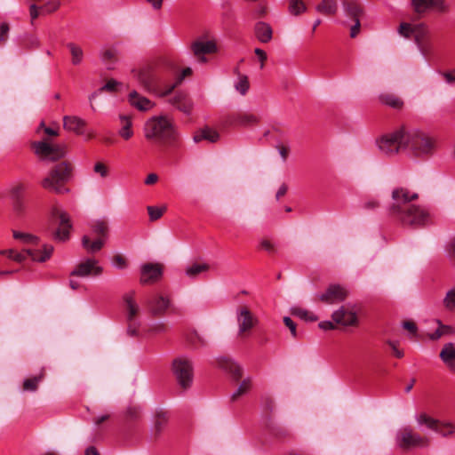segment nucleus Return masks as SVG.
Instances as JSON below:
<instances>
[{
  "mask_svg": "<svg viewBox=\"0 0 455 455\" xmlns=\"http://www.w3.org/2000/svg\"><path fill=\"white\" fill-rule=\"evenodd\" d=\"M254 32L258 40L263 44L270 42L273 36L271 26L264 21H259L255 24Z\"/></svg>",
  "mask_w": 455,
  "mask_h": 455,
  "instance_id": "nucleus-27",
  "label": "nucleus"
},
{
  "mask_svg": "<svg viewBox=\"0 0 455 455\" xmlns=\"http://www.w3.org/2000/svg\"><path fill=\"white\" fill-rule=\"evenodd\" d=\"M72 178V167L66 162H62L48 173L42 180V186L45 189L57 194H67L69 189L65 186Z\"/></svg>",
  "mask_w": 455,
  "mask_h": 455,
  "instance_id": "nucleus-5",
  "label": "nucleus"
},
{
  "mask_svg": "<svg viewBox=\"0 0 455 455\" xmlns=\"http://www.w3.org/2000/svg\"><path fill=\"white\" fill-rule=\"evenodd\" d=\"M85 124L86 122L76 116H65L63 117V127L66 130L83 135L86 140H90L93 137V132H85Z\"/></svg>",
  "mask_w": 455,
  "mask_h": 455,
  "instance_id": "nucleus-20",
  "label": "nucleus"
},
{
  "mask_svg": "<svg viewBox=\"0 0 455 455\" xmlns=\"http://www.w3.org/2000/svg\"><path fill=\"white\" fill-rule=\"evenodd\" d=\"M405 136V129L401 128L395 132L386 133L378 138L375 145L380 154L392 156L396 155L401 149H403V138Z\"/></svg>",
  "mask_w": 455,
  "mask_h": 455,
  "instance_id": "nucleus-7",
  "label": "nucleus"
},
{
  "mask_svg": "<svg viewBox=\"0 0 455 455\" xmlns=\"http://www.w3.org/2000/svg\"><path fill=\"white\" fill-rule=\"evenodd\" d=\"M291 314L295 316H298L303 320L309 322H314L317 320V317L313 313L299 307H291Z\"/></svg>",
  "mask_w": 455,
  "mask_h": 455,
  "instance_id": "nucleus-40",
  "label": "nucleus"
},
{
  "mask_svg": "<svg viewBox=\"0 0 455 455\" xmlns=\"http://www.w3.org/2000/svg\"><path fill=\"white\" fill-rule=\"evenodd\" d=\"M172 373L178 385L183 389H188L194 379V366L192 361L186 356H180L172 362Z\"/></svg>",
  "mask_w": 455,
  "mask_h": 455,
  "instance_id": "nucleus-8",
  "label": "nucleus"
},
{
  "mask_svg": "<svg viewBox=\"0 0 455 455\" xmlns=\"http://www.w3.org/2000/svg\"><path fill=\"white\" fill-rule=\"evenodd\" d=\"M398 33L405 38L412 37L423 56L430 50L429 30L425 24L403 22L399 26Z\"/></svg>",
  "mask_w": 455,
  "mask_h": 455,
  "instance_id": "nucleus-6",
  "label": "nucleus"
},
{
  "mask_svg": "<svg viewBox=\"0 0 455 455\" xmlns=\"http://www.w3.org/2000/svg\"><path fill=\"white\" fill-rule=\"evenodd\" d=\"M128 101L132 107L139 111L147 112L155 107V103L148 98L132 91L128 95Z\"/></svg>",
  "mask_w": 455,
  "mask_h": 455,
  "instance_id": "nucleus-25",
  "label": "nucleus"
},
{
  "mask_svg": "<svg viewBox=\"0 0 455 455\" xmlns=\"http://www.w3.org/2000/svg\"><path fill=\"white\" fill-rule=\"evenodd\" d=\"M398 446L403 449L427 446L428 440L426 437L413 432L409 427H404L396 436Z\"/></svg>",
  "mask_w": 455,
  "mask_h": 455,
  "instance_id": "nucleus-11",
  "label": "nucleus"
},
{
  "mask_svg": "<svg viewBox=\"0 0 455 455\" xmlns=\"http://www.w3.org/2000/svg\"><path fill=\"white\" fill-rule=\"evenodd\" d=\"M259 60V68L263 69L265 66V60H267V53L259 48H256L254 51Z\"/></svg>",
  "mask_w": 455,
  "mask_h": 455,
  "instance_id": "nucleus-55",
  "label": "nucleus"
},
{
  "mask_svg": "<svg viewBox=\"0 0 455 455\" xmlns=\"http://www.w3.org/2000/svg\"><path fill=\"white\" fill-rule=\"evenodd\" d=\"M52 215L60 220L59 227L54 234L55 239L61 242L68 240L72 228L69 215L57 207L52 210Z\"/></svg>",
  "mask_w": 455,
  "mask_h": 455,
  "instance_id": "nucleus-15",
  "label": "nucleus"
},
{
  "mask_svg": "<svg viewBox=\"0 0 455 455\" xmlns=\"http://www.w3.org/2000/svg\"><path fill=\"white\" fill-rule=\"evenodd\" d=\"M165 208L148 206V212L151 220H156L162 217Z\"/></svg>",
  "mask_w": 455,
  "mask_h": 455,
  "instance_id": "nucleus-49",
  "label": "nucleus"
},
{
  "mask_svg": "<svg viewBox=\"0 0 455 455\" xmlns=\"http://www.w3.org/2000/svg\"><path fill=\"white\" fill-rule=\"evenodd\" d=\"M379 100L382 103L394 108H400L403 106L401 99L394 94L381 93L379 95Z\"/></svg>",
  "mask_w": 455,
  "mask_h": 455,
  "instance_id": "nucleus-38",
  "label": "nucleus"
},
{
  "mask_svg": "<svg viewBox=\"0 0 455 455\" xmlns=\"http://www.w3.org/2000/svg\"><path fill=\"white\" fill-rule=\"evenodd\" d=\"M166 420H167V419H166V416L164 413L158 414L153 423V426L151 427V432L154 435L159 434L161 432V430L163 429V427H164Z\"/></svg>",
  "mask_w": 455,
  "mask_h": 455,
  "instance_id": "nucleus-44",
  "label": "nucleus"
},
{
  "mask_svg": "<svg viewBox=\"0 0 455 455\" xmlns=\"http://www.w3.org/2000/svg\"><path fill=\"white\" fill-rule=\"evenodd\" d=\"M93 171L95 173L99 174L100 178L104 179L108 176V166L101 163L97 162L93 166Z\"/></svg>",
  "mask_w": 455,
  "mask_h": 455,
  "instance_id": "nucleus-47",
  "label": "nucleus"
},
{
  "mask_svg": "<svg viewBox=\"0 0 455 455\" xmlns=\"http://www.w3.org/2000/svg\"><path fill=\"white\" fill-rule=\"evenodd\" d=\"M146 1L155 11H159L163 7L164 0H146Z\"/></svg>",
  "mask_w": 455,
  "mask_h": 455,
  "instance_id": "nucleus-60",
  "label": "nucleus"
},
{
  "mask_svg": "<svg viewBox=\"0 0 455 455\" xmlns=\"http://www.w3.org/2000/svg\"><path fill=\"white\" fill-rule=\"evenodd\" d=\"M277 151L283 160V162H285L288 156V154L290 152V148L285 145H277L276 146Z\"/></svg>",
  "mask_w": 455,
  "mask_h": 455,
  "instance_id": "nucleus-56",
  "label": "nucleus"
},
{
  "mask_svg": "<svg viewBox=\"0 0 455 455\" xmlns=\"http://www.w3.org/2000/svg\"><path fill=\"white\" fill-rule=\"evenodd\" d=\"M190 49L199 64L207 63L209 59L206 55L216 53L219 51L216 41L214 39H208L206 36H200L193 41Z\"/></svg>",
  "mask_w": 455,
  "mask_h": 455,
  "instance_id": "nucleus-9",
  "label": "nucleus"
},
{
  "mask_svg": "<svg viewBox=\"0 0 455 455\" xmlns=\"http://www.w3.org/2000/svg\"><path fill=\"white\" fill-rule=\"evenodd\" d=\"M235 88L241 95H245L250 88L248 77L244 75H238Z\"/></svg>",
  "mask_w": 455,
  "mask_h": 455,
  "instance_id": "nucleus-39",
  "label": "nucleus"
},
{
  "mask_svg": "<svg viewBox=\"0 0 455 455\" xmlns=\"http://www.w3.org/2000/svg\"><path fill=\"white\" fill-rule=\"evenodd\" d=\"M440 357L447 367L455 372V344H445L440 353Z\"/></svg>",
  "mask_w": 455,
  "mask_h": 455,
  "instance_id": "nucleus-28",
  "label": "nucleus"
},
{
  "mask_svg": "<svg viewBox=\"0 0 455 455\" xmlns=\"http://www.w3.org/2000/svg\"><path fill=\"white\" fill-rule=\"evenodd\" d=\"M34 148L36 155L46 160L56 161L65 156L64 147L46 141L35 143Z\"/></svg>",
  "mask_w": 455,
  "mask_h": 455,
  "instance_id": "nucleus-12",
  "label": "nucleus"
},
{
  "mask_svg": "<svg viewBox=\"0 0 455 455\" xmlns=\"http://www.w3.org/2000/svg\"><path fill=\"white\" fill-rule=\"evenodd\" d=\"M9 26L7 23H2L0 26V42H4L8 36Z\"/></svg>",
  "mask_w": 455,
  "mask_h": 455,
  "instance_id": "nucleus-59",
  "label": "nucleus"
},
{
  "mask_svg": "<svg viewBox=\"0 0 455 455\" xmlns=\"http://www.w3.org/2000/svg\"><path fill=\"white\" fill-rule=\"evenodd\" d=\"M13 237L29 247L26 248L23 252L6 250L1 251L0 254L6 255L8 258L17 262L23 261L27 257H30L32 260L36 262H44L51 258L53 252V247L50 244H42L39 246V238L32 234L13 231Z\"/></svg>",
  "mask_w": 455,
  "mask_h": 455,
  "instance_id": "nucleus-2",
  "label": "nucleus"
},
{
  "mask_svg": "<svg viewBox=\"0 0 455 455\" xmlns=\"http://www.w3.org/2000/svg\"><path fill=\"white\" fill-rule=\"evenodd\" d=\"M417 197V193L403 188H395L392 192V213L405 225L421 227L431 221V215L427 210L411 203Z\"/></svg>",
  "mask_w": 455,
  "mask_h": 455,
  "instance_id": "nucleus-1",
  "label": "nucleus"
},
{
  "mask_svg": "<svg viewBox=\"0 0 455 455\" xmlns=\"http://www.w3.org/2000/svg\"><path fill=\"white\" fill-rule=\"evenodd\" d=\"M283 323L289 328L292 337L295 338L297 336V329L295 323L289 316L283 317Z\"/></svg>",
  "mask_w": 455,
  "mask_h": 455,
  "instance_id": "nucleus-54",
  "label": "nucleus"
},
{
  "mask_svg": "<svg viewBox=\"0 0 455 455\" xmlns=\"http://www.w3.org/2000/svg\"><path fill=\"white\" fill-rule=\"evenodd\" d=\"M146 305L155 316H160L165 314L171 306V300L168 296L161 293H155L146 300Z\"/></svg>",
  "mask_w": 455,
  "mask_h": 455,
  "instance_id": "nucleus-16",
  "label": "nucleus"
},
{
  "mask_svg": "<svg viewBox=\"0 0 455 455\" xmlns=\"http://www.w3.org/2000/svg\"><path fill=\"white\" fill-rule=\"evenodd\" d=\"M251 386L250 379H243L239 387L232 393V400H236L239 396L245 395L251 389Z\"/></svg>",
  "mask_w": 455,
  "mask_h": 455,
  "instance_id": "nucleus-42",
  "label": "nucleus"
},
{
  "mask_svg": "<svg viewBox=\"0 0 455 455\" xmlns=\"http://www.w3.org/2000/svg\"><path fill=\"white\" fill-rule=\"evenodd\" d=\"M66 46L70 52L72 64L74 66L80 65L84 60V51L82 47L75 43H68Z\"/></svg>",
  "mask_w": 455,
  "mask_h": 455,
  "instance_id": "nucleus-34",
  "label": "nucleus"
},
{
  "mask_svg": "<svg viewBox=\"0 0 455 455\" xmlns=\"http://www.w3.org/2000/svg\"><path fill=\"white\" fill-rule=\"evenodd\" d=\"M220 139V134L215 130L211 128H204L196 132L193 140L196 143H198L204 140H208L209 142L214 143L218 141Z\"/></svg>",
  "mask_w": 455,
  "mask_h": 455,
  "instance_id": "nucleus-31",
  "label": "nucleus"
},
{
  "mask_svg": "<svg viewBox=\"0 0 455 455\" xmlns=\"http://www.w3.org/2000/svg\"><path fill=\"white\" fill-rule=\"evenodd\" d=\"M100 60L108 69H112L116 61L118 50L115 46L105 47L100 51Z\"/></svg>",
  "mask_w": 455,
  "mask_h": 455,
  "instance_id": "nucleus-30",
  "label": "nucleus"
},
{
  "mask_svg": "<svg viewBox=\"0 0 455 455\" xmlns=\"http://www.w3.org/2000/svg\"><path fill=\"white\" fill-rule=\"evenodd\" d=\"M316 11L325 15H331L337 12L338 4L336 0H323L320 4L315 7Z\"/></svg>",
  "mask_w": 455,
  "mask_h": 455,
  "instance_id": "nucleus-36",
  "label": "nucleus"
},
{
  "mask_svg": "<svg viewBox=\"0 0 455 455\" xmlns=\"http://www.w3.org/2000/svg\"><path fill=\"white\" fill-rule=\"evenodd\" d=\"M441 75L446 83L451 84H455V68L451 71L443 72Z\"/></svg>",
  "mask_w": 455,
  "mask_h": 455,
  "instance_id": "nucleus-58",
  "label": "nucleus"
},
{
  "mask_svg": "<svg viewBox=\"0 0 455 455\" xmlns=\"http://www.w3.org/2000/svg\"><path fill=\"white\" fill-rule=\"evenodd\" d=\"M103 271L99 260L94 258H86L82 260L71 272V276L89 277L98 276Z\"/></svg>",
  "mask_w": 455,
  "mask_h": 455,
  "instance_id": "nucleus-13",
  "label": "nucleus"
},
{
  "mask_svg": "<svg viewBox=\"0 0 455 455\" xmlns=\"http://www.w3.org/2000/svg\"><path fill=\"white\" fill-rule=\"evenodd\" d=\"M228 370L235 379H239L242 376L243 369L236 363L228 362Z\"/></svg>",
  "mask_w": 455,
  "mask_h": 455,
  "instance_id": "nucleus-48",
  "label": "nucleus"
},
{
  "mask_svg": "<svg viewBox=\"0 0 455 455\" xmlns=\"http://www.w3.org/2000/svg\"><path fill=\"white\" fill-rule=\"evenodd\" d=\"M144 135L148 140L167 145H174L180 139V132L173 119L164 115L154 116L146 121Z\"/></svg>",
  "mask_w": 455,
  "mask_h": 455,
  "instance_id": "nucleus-3",
  "label": "nucleus"
},
{
  "mask_svg": "<svg viewBox=\"0 0 455 455\" xmlns=\"http://www.w3.org/2000/svg\"><path fill=\"white\" fill-rule=\"evenodd\" d=\"M236 320L239 334L249 332L259 323V319L245 307L237 308Z\"/></svg>",
  "mask_w": 455,
  "mask_h": 455,
  "instance_id": "nucleus-14",
  "label": "nucleus"
},
{
  "mask_svg": "<svg viewBox=\"0 0 455 455\" xmlns=\"http://www.w3.org/2000/svg\"><path fill=\"white\" fill-rule=\"evenodd\" d=\"M158 180V176L156 173H150L147 176L145 180V184L147 185H152L155 182H156Z\"/></svg>",
  "mask_w": 455,
  "mask_h": 455,
  "instance_id": "nucleus-64",
  "label": "nucleus"
},
{
  "mask_svg": "<svg viewBox=\"0 0 455 455\" xmlns=\"http://www.w3.org/2000/svg\"><path fill=\"white\" fill-rule=\"evenodd\" d=\"M124 303L126 308V318L129 322L127 331L131 336H134L137 334L135 318L140 311V307L134 299L133 293H129L124 296Z\"/></svg>",
  "mask_w": 455,
  "mask_h": 455,
  "instance_id": "nucleus-18",
  "label": "nucleus"
},
{
  "mask_svg": "<svg viewBox=\"0 0 455 455\" xmlns=\"http://www.w3.org/2000/svg\"><path fill=\"white\" fill-rule=\"evenodd\" d=\"M121 85L119 82L116 80L111 79L108 81L101 88H100V92L108 91L115 92L117 90V87Z\"/></svg>",
  "mask_w": 455,
  "mask_h": 455,
  "instance_id": "nucleus-51",
  "label": "nucleus"
},
{
  "mask_svg": "<svg viewBox=\"0 0 455 455\" xmlns=\"http://www.w3.org/2000/svg\"><path fill=\"white\" fill-rule=\"evenodd\" d=\"M307 7L302 0H290L289 12L292 15H299L306 12Z\"/></svg>",
  "mask_w": 455,
  "mask_h": 455,
  "instance_id": "nucleus-41",
  "label": "nucleus"
},
{
  "mask_svg": "<svg viewBox=\"0 0 455 455\" xmlns=\"http://www.w3.org/2000/svg\"><path fill=\"white\" fill-rule=\"evenodd\" d=\"M90 228L93 234L99 235L100 238H104L105 240L107 239L108 225L106 220L100 219L92 220L90 224Z\"/></svg>",
  "mask_w": 455,
  "mask_h": 455,
  "instance_id": "nucleus-33",
  "label": "nucleus"
},
{
  "mask_svg": "<svg viewBox=\"0 0 455 455\" xmlns=\"http://www.w3.org/2000/svg\"><path fill=\"white\" fill-rule=\"evenodd\" d=\"M163 275V267L158 263H146L140 267V282L152 283L158 280Z\"/></svg>",
  "mask_w": 455,
  "mask_h": 455,
  "instance_id": "nucleus-23",
  "label": "nucleus"
},
{
  "mask_svg": "<svg viewBox=\"0 0 455 455\" xmlns=\"http://www.w3.org/2000/svg\"><path fill=\"white\" fill-rule=\"evenodd\" d=\"M111 265L116 269H125L128 266L127 260L121 254H115L111 257Z\"/></svg>",
  "mask_w": 455,
  "mask_h": 455,
  "instance_id": "nucleus-45",
  "label": "nucleus"
},
{
  "mask_svg": "<svg viewBox=\"0 0 455 455\" xmlns=\"http://www.w3.org/2000/svg\"><path fill=\"white\" fill-rule=\"evenodd\" d=\"M25 187L22 184H18L11 189L12 208L18 214L25 212L28 206V200L23 195Z\"/></svg>",
  "mask_w": 455,
  "mask_h": 455,
  "instance_id": "nucleus-22",
  "label": "nucleus"
},
{
  "mask_svg": "<svg viewBox=\"0 0 455 455\" xmlns=\"http://www.w3.org/2000/svg\"><path fill=\"white\" fill-rule=\"evenodd\" d=\"M388 345H389V346H390V347L392 348V351H393L394 355H395L396 357L401 358V357H403V352L401 349H399V348L397 347V345H396V343H395V342H394V341H388Z\"/></svg>",
  "mask_w": 455,
  "mask_h": 455,
  "instance_id": "nucleus-61",
  "label": "nucleus"
},
{
  "mask_svg": "<svg viewBox=\"0 0 455 455\" xmlns=\"http://www.w3.org/2000/svg\"><path fill=\"white\" fill-rule=\"evenodd\" d=\"M176 108L183 112L186 115H189L192 110V104L188 99L185 100L180 104H177Z\"/></svg>",
  "mask_w": 455,
  "mask_h": 455,
  "instance_id": "nucleus-52",
  "label": "nucleus"
},
{
  "mask_svg": "<svg viewBox=\"0 0 455 455\" xmlns=\"http://www.w3.org/2000/svg\"><path fill=\"white\" fill-rule=\"evenodd\" d=\"M105 242H106V240L104 238H100V237L92 241L91 238L89 237V235H84L82 237L83 248L88 253H91V254L100 251L103 248Z\"/></svg>",
  "mask_w": 455,
  "mask_h": 455,
  "instance_id": "nucleus-29",
  "label": "nucleus"
},
{
  "mask_svg": "<svg viewBox=\"0 0 455 455\" xmlns=\"http://www.w3.org/2000/svg\"><path fill=\"white\" fill-rule=\"evenodd\" d=\"M209 269V264L196 262L187 267L186 275L190 278H195L202 273L207 272Z\"/></svg>",
  "mask_w": 455,
  "mask_h": 455,
  "instance_id": "nucleus-35",
  "label": "nucleus"
},
{
  "mask_svg": "<svg viewBox=\"0 0 455 455\" xmlns=\"http://www.w3.org/2000/svg\"><path fill=\"white\" fill-rule=\"evenodd\" d=\"M121 128L118 132L119 135L124 139L129 140L133 135V131L132 129V122L130 116L121 115L119 116Z\"/></svg>",
  "mask_w": 455,
  "mask_h": 455,
  "instance_id": "nucleus-32",
  "label": "nucleus"
},
{
  "mask_svg": "<svg viewBox=\"0 0 455 455\" xmlns=\"http://www.w3.org/2000/svg\"><path fill=\"white\" fill-rule=\"evenodd\" d=\"M187 96L183 92H177L175 95L170 99V103L173 105L175 108L177 107V104H180L185 100H187Z\"/></svg>",
  "mask_w": 455,
  "mask_h": 455,
  "instance_id": "nucleus-53",
  "label": "nucleus"
},
{
  "mask_svg": "<svg viewBox=\"0 0 455 455\" xmlns=\"http://www.w3.org/2000/svg\"><path fill=\"white\" fill-rule=\"evenodd\" d=\"M347 297V291L339 285H331L324 293L319 295V299L327 304H334L343 301Z\"/></svg>",
  "mask_w": 455,
  "mask_h": 455,
  "instance_id": "nucleus-24",
  "label": "nucleus"
},
{
  "mask_svg": "<svg viewBox=\"0 0 455 455\" xmlns=\"http://www.w3.org/2000/svg\"><path fill=\"white\" fill-rule=\"evenodd\" d=\"M134 76L147 92H153L155 90L157 75L153 68L145 67L138 71H134Z\"/></svg>",
  "mask_w": 455,
  "mask_h": 455,
  "instance_id": "nucleus-19",
  "label": "nucleus"
},
{
  "mask_svg": "<svg viewBox=\"0 0 455 455\" xmlns=\"http://www.w3.org/2000/svg\"><path fill=\"white\" fill-rule=\"evenodd\" d=\"M412 6L419 14L429 10L443 11L445 9L443 0H412Z\"/></svg>",
  "mask_w": 455,
  "mask_h": 455,
  "instance_id": "nucleus-26",
  "label": "nucleus"
},
{
  "mask_svg": "<svg viewBox=\"0 0 455 455\" xmlns=\"http://www.w3.org/2000/svg\"><path fill=\"white\" fill-rule=\"evenodd\" d=\"M319 328L324 331L333 330L335 329V325L331 321H322L318 324Z\"/></svg>",
  "mask_w": 455,
  "mask_h": 455,
  "instance_id": "nucleus-62",
  "label": "nucleus"
},
{
  "mask_svg": "<svg viewBox=\"0 0 455 455\" xmlns=\"http://www.w3.org/2000/svg\"><path fill=\"white\" fill-rule=\"evenodd\" d=\"M445 252L448 258L455 260V238L447 242L445 246Z\"/></svg>",
  "mask_w": 455,
  "mask_h": 455,
  "instance_id": "nucleus-50",
  "label": "nucleus"
},
{
  "mask_svg": "<svg viewBox=\"0 0 455 455\" xmlns=\"http://www.w3.org/2000/svg\"><path fill=\"white\" fill-rule=\"evenodd\" d=\"M403 327L404 329L408 330L409 331H411L412 334L416 333L417 326H416V324L414 323H412L411 321L403 322Z\"/></svg>",
  "mask_w": 455,
  "mask_h": 455,
  "instance_id": "nucleus-63",
  "label": "nucleus"
},
{
  "mask_svg": "<svg viewBox=\"0 0 455 455\" xmlns=\"http://www.w3.org/2000/svg\"><path fill=\"white\" fill-rule=\"evenodd\" d=\"M443 303L447 310L455 311V287L446 292Z\"/></svg>",
  "mask_w": 455,
  "mask_h": 455,
  "instance_id": "nucleus-43",
  "label": "nucleus"
},
{
  "mask_svg": "<svg viewBox=\"0 0 455 455\" xmlns=\"http://www.w3.org/2000/svg\"><path fill=\"white\" fill-rule=\"evenodd\" d=\"M332 320L344 326L354 325L357 322L356 309L352 305H343L338 310L332 313Z\"/></svg>",
  "mask_w": 455,
  "mask_h": 455,
  "instance_id": "nucleus-17",
  "label": "nucleus"
},
{
  "mask_svg": "<svg viewBox=\"0 0 455 455\" xmlns=\"http://www.w3.org/2000/svg\"><path fill=\"white\" fill-rule=\"evenodd\" d=\"M419 427L433 430L443 436H447L455 432V426L451 422H440L425 412L415 415Z\"/></svg>",
  "mask_w": 455,
  "mask_h": 455,
  "instance_id": "nucleus-10",
  "label": "nucleus"
},
{
  "mask_svg": "<svg viewBox=\"0 0 455 455\" xmlns=\"http://www.w3.org/2000/svg\"><path fill=\"white\" fill-rule=\"evenodd\" d=\"M42 376L35 377L33 379H27L24 380L23 387L27 391H36L37 384L41 381Z\"/></svg>",
  "mask_w": 455,
  "mask_h": 455,
  "instance_id": "nucleus-46",
  "label": "nucleus"
},
{
  "mask_svg": "<svg viewBox=\"0 0 455 455\" xmlns=\"http://www.w3.org/2000/svg\"><path fill=\"white\" fill-rule=\"evenodd\" d=\"M60 6V2L59 0H50L44 6V10L46 12H52L55 10L58 9V7Z\"/></svg>",
  "mask_w": 455,
  "mask_h": 455,
  "instance_id": "nucleus-57",
  "label": "nucleus"
},
{
  "mask_svg": "<svg viewBox=\"0 0 455 455\" xmlns=\"http://www.w3.org/2000/svg\"><path fill=\"white\" fill-rule=\"evenodd\" d=\"M257 122V117L251 114H237L232 117L231 124L242 126L253 124Z\"/></svg>",
  "mask_w": 455,
  "mask_h": 455,
  "instance_id": "nucleus-37",
  "label": "nucleus"
},
{
  "mask_svg": "<svg viewBox=\"0 0 455 455\" xmlns=\"http://www.w3.org/2000/svg\"><path fill=\"white\" fill-rule=\"evenodd\" d=\"M403 150L411 152L416 156L432 154L436 148L434 136L418 129H405Z\"/></svg>",
  "mask_w": 455,
  "mask_h": 455,
  "instance_id": "nucleus-4",
  "label": "nucleus"
},
{
  "mask_svg": "<svg viewBox=\"0 0 455 455\" xmlns=\"http://www.w3.org/2000/svg\"><path fill=\"white\" fill-rule=\"evenodd\" d=\"M343 10L345 15L355 21V24L351 26L350 29L351 37H355L358 34L360 28V16L362 14V9L357 3L354 1H347L343 4Z\"/></svg>",
  "mask_w": 455,
  "mask_h": 455,
  "instance_id": "nucleus-21",
  "label": "nucleus"
}]
</instances>
